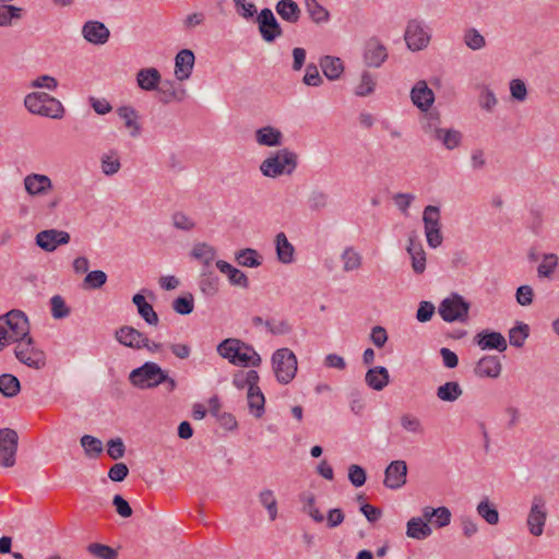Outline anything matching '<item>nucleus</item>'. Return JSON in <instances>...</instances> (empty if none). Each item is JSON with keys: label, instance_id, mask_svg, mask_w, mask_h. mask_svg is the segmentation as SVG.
<instances>
[{"label": "nucleus", "instance_id": "1", "mask_svg": "<svg viewBox=\"0 0 559 559\" xmlns=\"http://www.w3.org/2000/svg\"><path fill=\"white\" fill-rule=\"evenodd\" d=\"M216 350L219 356L235 366L259 367L262 361L253 346L239 338L230 337L222 341Z\"/></svg>", "mask_w": 559, "mask_h": 559}, {"label": "nucleus", "instance_id": "2", "mask_svg": "<svg viewBox=\"0 0 559 559\" xmlns=\"http://www.w3.org/2000/svg\"><path fill=\"white\" fill-rule=\"evenodd\" d=\"M0 332H3V341L7 345L25 340L29 336V323L26 314L14 309L0 316Z\"/></svg>", "mask_w": 559, "mask_h": 559}, {"label": "nucleus", "instance_id": "3", "mask_svg": "<svg viewBox=\"0 0 559 559\" xmlns=\"http://www.w3.org/2000/svg\"><path fill=\"white\" fill-rule=\"evenodd\" d=\"M24 105L29 112L52 119L62 118L64 112L62 104L44 92H34L26 95Z\"/></svg>", "mask_w": 559, "mask_h": 559}, {"label": "nucleus", "instance_id": "4", "mask_svg": "<svg viewBox=\"0 0 559 559\" xmlns=\"http://www.w3.org/2000/svg\"><path fill=\"white\" fill-rule=\"evenodd\" d=\"M296 166L297 155L283 148L265 158L260 165V170L265 177L276 178L284 174L290 175Z\"/></svg>", "mask_w": 559, "mask_h": 559}, {"label": "nucleus", "instance_id": "5", "mask_svg": "<svg viewBox=\"0 0 559 559\" xmlns=\"http://www.w3.org/2000/svg\"><path fill=\"white\" fill-rule=\"evenodd\" d=\"M166 379V370L153 361H146L141 367L133 369L129 374L132 385L141 390L158 386Z\"/></svg>", "mask_w": 559, "mask_h": 559}, {"label": "nucleus", "instance_id": "6", "mask_svg": "<svg viewBox=\"0 0 559 559\" xmlns=\"http://www.w3.org/2000/svg\"><path fill=\"white\" fill-rule=\"evenodd\" d=\"M272 366L277 381L288 384L297 372L296 355L289 348H280L272 355Z\"/></svg>", "mask_w": 559, "mask_h": 559}, {"label": "nucleus", "instance_id": "7", "mask_svg": "<svg viewBox=\"0 0 559 559\" xmlns=\"http://www.w3.org/2000/svg\"><path fill=\"white\" fill-rule=\"evenodd\" d=\"M14 354L19 361L33 369L39 370L46 365L45 353L35 346L31 336L16 343Z\"/></svg>", "mask_w": 559, "mask_h": 559}, {"label": "nucleus", "instance_id": "8", "mask_svg": "<svg viewBox=\"0 0 559 559\" xmlns=\"http://www.w3.org/2000/svg\"><path fill=\"white\" fill-rule=\"evenodd\" d=\"M469 304L457 294H452L439 305V314L445 322H465L468 319Z\"/></svg>", "mask_w": 559, "mask_h": 559}, {"label": "nucleus", "instance_id": "9", "mask_svg": "<svg viewBox=\"0 0 559 559\" xmlns=\"http://www.w3.org/2000/svg\"><path fill=\"white\" fill-rule=\"evenodd\" d=\"M423 223L428 246L433 249L441 246L443 236L441 233L440 209L435 205H427L423 212Z\"/></svg>", "mask_w": 559, "mask_h": 559}, {"label": "nucleus", "instance_id": "10", "mask_svg": "<svg viewBox=\"0 0 559 559\" xmlns=\"http://www.w3.org/2000/svg\"><path fill=\"white\" fill-rule=\"evenodd\" d=\"M404 39L412 51H419L429 45L431 36L421 20L412 19L407 22Z\"/></svg>", "mask_w": 559, "mask_h": 559}, {"label": "nucleus", "instance_id": "11", "mask_svg": "<svg viewBox=\"0 0 559 559\" xmlns=\"http://www.w3.org/2000/svg\"><path fill=\"white\" fill-rule=\"evenodd\" d=\"M19 436L11 428L0 429V465L12 467L15 464Z\"/></svg>", "mask_w": 559, "mask_h": 559}, {"label": "nucleus", "instance_id": "12", "mask_svg": "<svg viewBox=\"0 0 559 559\" xmlns=\"http://www.w3.org/2000/svg\"><path fill=\"white\" fill-rule=\"evenodd\" d=\"M546 501L542 496H534L527 515V527L533 536H540L547 520Z\"/></svg>", "mask_w": 559, "mask_h": 559}, {"label": "nucleus", "instance_id": "13", "mask_svg": "<svg viewBox=\"0 0 559 559\" xmlns=\"http://www.w3.org/2000/svg\"><path fill=\"white\" fill-rule=\"evenodd\" d=\"M257 23L261 37L266 43H273L283 35V29L271 9H262L258 14Z\"/></svg>", "mask_w": 559, "mask_h": 559}, {"label": "nucleus", "instance_id": "14", "mask_svg": "<svg viewBox=\"0 0 559 559\" xmlns=\"http://www.w3.org/2000/svg\"><path fill=\"white\" fill-rule=\"evenodd\" d=\"M474 344L481 350H498L503 353L508 348L506 337L500 333L491 330H481L474 336Z\"/></svg>", "mask_w": 559, "mask_h": 559}, {"label": "nucleus", "instance_id": "15", "mask_svg": "<svg viewBox=\"0 0 559 559\" xmlns=\"http://www.w3.org/2000/svg\"><path fill=\"white\" fill-rule=\"evenodd\" d=\"M407 464L403 460L392 461L384 471L383 484L390 489H400L406 484Z\"/></svg>", "mask_w": 559, "mask_h": 559}, {"label": "nucleus", "instance_id": "16", "mask_svg": "<svg viewBox=\"0 0 559 559\" xmlns=\"http://www.w3.org/2000/svg\"><path fill=\"white\" fill-rule=\"evenodd\" d=\"M70 241V234L64 230L46 229L36 235V245L47 252H52L60 245Z\"/></svg>", "mask_w": 559, "mask_h": 559}, {"label": "nucleus", "instance_id": "17", "mask_svg": "<svg viewBox=\"0 0 559 559\" xmlns=\"http://www.w3.org/2000/svg\"><path fill=\"white\" fill-rule=\"evenodd\" d=\"M388 58L385 46L376 37L370 38L366 43L364 61L366 66L371 68H379L384 63Z\"/></svg>", "mask_w": 559, "mask_h": 559}, {"label": "nucleus", "instance_id": "18", "mask_svg": "<svg viewBox=\"0 0 559 559\" xmlns=\"http://www.w3.org/2000/svg\"><path fill=\"white\" fill-rule=\"evenodd\" d=\"M412 103L421 111H428L435 102V94L424 80L418 81L411 91Z\"/></svg>", "mask_w": 559, "mask_h": 559}, {"label": "nucleus", "instance_id": "19", "mask_svg": "<svg viewBox=\"0 0 559 559\" xmlns=\"http://www.w3.org/2000/svg\"><path fill=\"white\" fill-rule=\"evenodd\" d=\"M145 334L131 325H123L115 331L117 342L132 349H142Z\"/></svg>", "mask_w": 559, "mask_h": 559}, {"label": "nucleus", "instance_id": "20", "mask_svg": "<svg viewBox=\"0 0 559 559\" xmlns=\"http://www.w3.org/2000/svg\"><path fill=\"white\" fill-rule=\"evenodd\" d=\"M82 35L91 44L104 45L108 41L110 32L104 23L88 21L82 27Z\"/></svg>", "mask_w": 559, "mask_h": 559}, {"label": "nucleus", "instance_id": "21", "mask_svg": "<svg viewBox=\"0 0 559 559\" xmlns=\"http://www.w3.org/2000/svg\"><path fill=\"white\" fill-rule=\"evenodd\" d=\"M502 365L500 358L493 355H486L481 357L475 368L474 372L479 378L497 379L501 374Z\"/></svg>", "mask_w": 559, "mask_h": 559}, {"label": "nucleus", "instance_id": "22", "mask_svg": "<svg viewBox=\"0 0 559 559\" xmlns=\"http://www.w3.org/2000/svg\"><path fill=\"white\" fill-rule=\"evenodd\" d=\"M194 53L190 49L180 50L175 57V75L179 81L188 80L194 67Z\"/></svg>", "mask_w": 559, "mask_h": 559}, {"label": "nucleus", "instance_id": "23", "mask_svg": "<svg viewBox=\"0 0 559 559\" xmlns=\"http://www.w3.org/2000/svg\"><path fill=\"white\" fill-rule=\"evenodd\" d=\"M407 253L412 259V269L416 274H423L426 270V253L416 234L408 237Z\"/></svg>", "mask_w": 559, "mask_h": 559}, {"label": "nucleus", "instance_id": "24", "mask_svg": "<svg viewBox=\"0 0 559 559\" xmlns=\"http://www.w3.org/2000/svg\"><path fill=\"white\" fill-rule=\"evenodd\" d=\"M159 94V102L163 104H169L171 102H182L186 98L187 92L183 87L176 84L174 81L166 80L160 81L156 90Z\"/></svg>", "mask_w": 559, "mask_h": 559}, {"label": "nucleus", "instance_id": "25", "mask_svg": "<svg viewBox=\"0 0 559 559\" xmlns=\"http://www.w3.org/2000/svg\"><path fill=\"white\" fill-rule=\"evenodd\" d=\"M24 187L29 195H40L52 189V182L46 175L31 174L24 178Z\"/></svg>", "mask_w": 559, "mask_h": 559}, {"label": "nucleus", "instance_id": "26", "mask_svg": "<svg viewBox=\"0 0 559 559\" xmlns=\"http://www.w3.org/2000/svg\"><path fill=\"white\" fill-rule=\"evenodd\" d=\"M367 385L376 391L383 390L390 382V374L385 367L370 368L365 376Z\"/></svg>", "mask_w": 559, "mask_h": 559}, {"label": "nucleus", "instance_id": "27", "mask_svg": "<svg viewBox=\"0 0 559 559\" xmlns=\"http://www.w3.org/2000/svg\"><path fill=\"white\" fill-rule=\"evenodd\" d=\"M162 76L155 68H143L136 73V83L143 91H156Z\"/></svg>", "mask_w": 559, "mask_h": 559}, {"label": "nucleus", "instance_id": "28", "mask_svg": "<svg viewBox=\"0 0 559 559\" xmlns=\"http://www.w3.org/2000/svg\"><path fill=\"white\" fill-rule=\"evenodd\" d=\"M276 13L281 19L290 24H296L300 20L301 10L294 0H280L275 5Z\"/></svg>", "mask_w": 559, "mask_h": 559}, {"label": "nucleus", "instance_id": "29", "mask_svg": "<svg viewBox=\"0 0 559 559\" xmlns=\"http://www.w3.org/2000/svg\"><path fill=\"white\" fill-rule=\"evenodd\" d=\"M216 266L222 273L227 275L228 281L231 285L239 286L242 288L249 287V280L247 275L242 271L233 266L230 263L223 260H218L216 262Z\"/></svg>", "mask_w": 559, "mask_h": 559}, {"label": "nucleus", "instance_id": "30", "mask_svg": "<svg viewBox=\"0 0 559 559\" xmlns=\"http://www.w3.org/2000/svg\"><path fill=\"white\" fill-rule=\"evenodd\" d=\"M132 302L136 306L140 317L150 325L156 326L159 323V318L154 310L153 306L148 304L145 297L141 294H135L132 297Z\"/></svg>", "mask_w": 559, "mask_h": 559}, {"label": "nucleus", "instance_id": "31", "mask_svg": "<svg viewBox=\"0 0 559 559\" xmlns=\"http://www.w3.org/2000/svg\"><path fill=\"white\" fill-rule=\"evenodd\" d=\"M323 74L330 81H335L341 78L344 72V64L341 58L334 56H324L319 62Z\"/></svg>", "mask_w": 559, "mask_h": 559}, {"label": "nucleus", "instance_id": "32", "mask_svg": "<svg viewBox=\"0 0 559 559\" xmlns=\"http://www.w3.org/2000/svg\"><path fill=\"white\" fill-rule=\"evenodd\" d=\"M247 402L250 413L255 418H261L265 411V397L258 384L253 388L248 389Z\"/></svg>", "mask_w": 559, "mask_h": 559}, {"label": "nucleus", "instance_id": "33", "mask_svg": "<svg viewBox=\"0 0 559 559\" xmlns=\"http://www.w3.org/2000/svg\"><path fill=\"white\" fill-rule=\"evenodd\" d=\"M432 534L429 524L421 518H412L406 524V535L409 538L423 540Z\"/></svg>", "mask_w": 559, "mask_h": 559}, {"label": "nucleus", "instance_id": "34", "mask_svg": "<svg viewBox=\"0 0 559 559\" xmlns=\"http://www.w3.org/2000/svg\"><path fill=\"white\" fill-rule=\"evenodd\" d=\"M255 141L263 146H278L283 142V133L278 129L266 126L255 131Z\"/></svg>", "mask_w": 559, "mask_h": 559}, {"label": "nucleus", "instance_id": "35", "mask_svg": "<svg viewBox=\"0 0 559 559\" xmlns=\"http://www.w3.org/2000/svg\"><path fill=\"white\" fill-rule=\"evenodd\" d=\"M191 257L203 263L202 269H212V263L215 260L216 251L214 247L206 242L195 243L191 251Z\"/></svg>", "mask_w": 559, "mask_h": 559}, {"label": "nucleus", "instance_id": "36", "mask_svg": "<svg viewBox=\"0 0 559 559\" xmlns=\"http://www.w3.org/2000/svg\"><path fill=\"white\" fill-rule=\"evenodd\" d=\"M219 278L215 272L210 269H202L200 274L199 287L206 296H214L218 292Z\"/></svg>", "mask_w": 559, "mask_h": 559}, {"label": "nucleus", "instance_id": "37", "mask_svg": "<svg viewBox=\"0 0 559 559\" xmlns=\"http://www.w3.org/2000/svg\"><path fill=\"white\" fill-rule=\"evenodd\" d=\"M276 255L280 262L289 264L294 261L295 248L288 241L284 233H278L275 237Z\"/></svg>", "mask_w": 559, "mask_h": 559}, {"label": "nucleus", "instance_id": "38", "mask_svg": "<svg viewBox=\"0 0 559 559\" xmlns=\"http://www.w3.org/2000/svg\"><path fill=\"white\" fill-rule=\"evenodd\" d=\"M433 140L440 142L448 150H454L460 146L462 142V133L454 129L440 128V130L436 132Z\"/></svg>", "mask_w": 559, "mask_h": 559}, {"label": "nucleus", "instance_id": "39", "mask_svg": "<svg viewBox=\"0 0 559 559\" xmlns=\"http://www.w3.org/2000/svg\"><path fill=\"white\" fill-rule=\"evenodd\" d=\"M436 394L440 401L452 403L461 397V395L463 394V390L459 382L449 381L440 385L437 389Z\"/></svg>", "mask_w": 559, "mask_h": 559}, {"label": "nucleus", "instance_id": "40", "mask_svg": "<svg viewBox=\"0 0 559 559\" xmlns=\"http://www.w3.org/2000/svg\"><path fill=\"white\" fill-rule=\"evenodd\" d=\"M299 501L302 503V512L308 514L316 523H322L324 516L316 506V497L311 492H302L299 496Z\"/></svg>", "mask_w": 559, "mask_h": 559}, {"label": "nucleus", "instance_id": "41", "mask_svg": "<svg viewBox=\"0 0 559 559\" xmlns=\"http://www.w3.org/2000/svg\"><path fill=\"white\" fill-rule=\"evenodd\" d=\"M260 377L259 373L255 370H249V371H239L234 374L233 378V384L239 389L242 390L245 388H253L259 383Z\"/></svg>", "mask_w": 559, "mask_h": 559}, {"label": "nucleus", "instance_id": "42", "mask_svg": "<svg viewBox=\"0 0 559 559\" xmlns=\"http://www.w3.org/2000/svg\"><path fill=\"white\" fill-rule=\"evenodd\" d=\"M463 41L471 50H480L486 47V39L475 27H468L463 33Z\"/></svg>", "mask_w": 559, "mask_h": 559}, {"label": "nucleus", "instance_id": "43", "mask_svg": "<svg viewBox=\"0 0 559 559\" xmlns=\"http://www.w3.org/2000/svg\"><path fill=\"white\" fill-rule=\"evenodd\" d=\"M118 116L124 120L127 128L131 129V136L135 138L140 133V124L136 122L138 114L129 106L118 108Z\"/></svg>", "mask_w": 559, "mask_h": 559}, {"label": "nucleus", "instance_id": "44", "mask_svg": "<svg viewBox=\"0 0 559 559\" xmlns=\"http://www.w3.org/2000/svg\"><path fill=\"white\" fill-rule=\"evenodd\" d=\"M80 443L84 449V453L87 457L95 459L103 453V443L96 437L84 435L81 437Z\"/></svg>", "mask_w": 559, "mask_h": 559}, {"label": "nucleus", "instance_id": "45", "mask_svg": "<svg viewBox=\"0 0 559 559\" xmlns=\"http://www.w3.org/2000/svg\"><path fill=\"white\" fill-rule=\"evenodd\" d=\"M307 203L311 211L320 212L330 204V195L323 190L314 189L310 192Z\"/></svg>", "mask_w": 559, "mask_h": 559}, {"label": "nucleus", "instance_id": "46", "mask_svg": "<svg viewBox=\"0 0 559 559\" xmlns=\"http://www.w3.org/2000/svg\"><path fill=\"white\" fill-rule=\"evenodd\" d=\"M236 261L241 266L258 267L261 265L262 260L257 250L247 248L236 253Z\"/></svg>", "mask_w": 559, "mask_h": 559}, {"label": "nucleus", "instance_id": "47", "mask_svg": "<svg viewBox=\"0 0 559 559\" xmlns=\"http://www.w3.org/2000/svg\"><path fill=\"white\" fill-rule=\"evenodd\" d=\"M19 379L10 373L0 376V393L7 397H13L20 392Z\"/></svg>", "mask_w": 559, "mask_h": 559}, {"label": "nucleus", "instance_id": "48", "mask_svg": "<svg viewBox=\"0 0 559 559\" xmlns=\"http://www.w3.org/2000/svg\"><path fill=\"white\" fill-rule=\"evenodd\" d=\"M530 328L527 324L523 322H518L515 326L511 328L509 331V341L510 344L514 347H522L528 337Z\"/></svg>", "mask_w": 559, "mask_h": 559}, {"label": "nucleus", "instance_id": "49", "mask_svg": "<svg viewBox=\"0 0 559 559\" xmlns=\"http://www.w3.org/2000/svg\"><path fill=\"white\" fill-rule=\"evenodd\" d=\"M477 513L490 525H496L499 522V512L488 499L481 500L478 503Z\"/></svg>", "mask_w": 559, "mask_h": 559}, {"label": "nucleus", "instance_id": "50", "mask_svg": "<svg viewBox=\"0 0 559 559\" xmlns=\"http://www.w3.org/2000/svg\"><path fill=\"white\" fill-rule=\"evenodd\" d=\"M50 312L51 317L56 320L64 319L70 316L71 309L67 306L66 300L60 295H55L50 298Z\"/></svg>", "mask_w": 559, "mask_h": 559}, {"label": "nucleus", "instance_id": "51", "mask_svg": "<svg viewBox=\"0 0 559 559\" xmlns=\"http://www.w3.org/2000/svg\"><path fill=\"white\" fill-rule=\"evenodd\" d=\"M22 8L11 4H0V26L11 25L13 20L22 17Z\"/></svg>", "mask_w": 559, "mask_h": 559}, {"label": "nucleus", "instance_id": "52", "mask_svg": "<svg viewBox=\"0 0 559 559\" xmlns=\"http://www.w3.org/2000/svg\"><path fill=\"white\" fill-rule=\"evenodd\" d=\"M86 550L97 559H118L117 550L104 544L92 543Z\"/></svg>", "mask_w": 559, "mask_h": 559}, {"label": "nucleus", "instance_id": "53", "mask_svg": "<svg viewBox=\"0 0 559 559\" xmlns=\"http://www.w3.org/2000/svg\"><path fill=\"white\" fill-rule=\"evenodd\" d=\"M260 503L267 510L271 521L277 516V501L274 492L270 489H264L259 493Z\"/></svg>", "mask_w": 559, "mask_h": 559}, {"label": "nucleus", "instance_id": "54", "mask_svg": "<svg viewBox=\"0 0 559 559\" xmlns=\"http://www.w3.org/2000/svg\"><path fill=\"white\" fill-rule=\"evenodd\" d=\"M342 261L344 263L343 270L345 272L355 271L361 265V255L355 251L354 248L348 247L342 253Z\"/></svg>", "mask_w": 559, "mask_h": 559}, {"label": "nucleus", "instance_id": "55", "mask_svg": "<svg viewBox=\"0 0 559 559\" xmlns=\"http://www.w3.org/2000/svg\"><path fill=\"white\" fill-rule=\"evenodd\" d=\"M559 258L555 253H547L544 254L543 260L540 264L537 267V273L539 277H550L557 265H558Z\"/></svg>", "mask_w": 559, "mask_h": 559}, {"label": "nucleus", "instance_id": "56", "mask_svg": "<svg viewBox=\"0 0 559 559\" xmlns=\"http://www.w3.org/2000/svg\"><path fill=\"white\" fill-rule=\"evenodd\" d=\"M400 423L402 428L407 432L423 435L425 431L420 419L413 414H403L400 418Z\"/></svg>", "mask_w": 559, "mask_h": 559}, {"label": "nucleus", "instance_id": "57", "mask_svg": "<svg viewBox=\"0 0 559 559\" xmlns=\"http://www.w3.org/2000/svg\"><path fill=\"white\" fill-rule=\"evenodd\" d=\"M102 171L106 176H112L120 170L121 164L117 152H110L102 156Z\"/></svg>", "mask_w": 559, "mask_h": 559}, {"label": "nucleus", "instance_id": "58", "mask_svg": "<svg viewBox=\"0 0 559 559\" xmlns=\"http://www.w3.org/2000/svg\"><path fill=\"white\" fill-rule=\"evenodd\" d=\"M376 87V80L368 71H364L360 76V82L356 87L355 94L360 97L368 96L373 93Z\"/></svg>", "mask_w": 559, "mask_h": 559}, {"label": "nucleus", "instance_id": "59", "mask_svg": "<svg viewBox=\"0 0 559 559\" xmlns=\"http://www.w3.org/2000/svg\"><path fill=\"white\" fill-rule=\"evenodd\" d=\"M107 281V275L104 271L95 270L88 272L83 281V287L85 289H98Z\"/></svg>", "mask_w": 559, "mask_h": 559}, {"label": "nucleus", "instance_id": "60", "mask_svg": "<svg viewBox=\"0 0 559 559\" xmlns=\"http://www.w3.org/2000/svg\"><path fill=\"white\" fill-rule=\"evenodd\" d=\"M306 10L312 22L317 24L326 23L330 20V12L318 1L309 4Z\"/></svg>", "mask_w": 559, "mask_h": 559}, {"label": "nucleus", "instance_id": "61", "mask_svg": "<svg viewBox=\"0 0 559 559\" xmlns=\"http://www.w3.org/2000/svg\"><path fill=\"white\" fill-rule=\"evenodd\" d=\"M194 308V299L191 294L177 297L173 301V309L179 314H190Z\"/></svg>", "mask_w": 559, "mask_h": 559}, {"label": "nucleus", "instance_id": "62", "mask_svg": "<svg viewBox=\"0 0 559 559\" xmlns=\"http://www.w3.org/2000/svg\"><path fill=\"white\" fill-rule=\"evenodd\" d=\"M478 103L481 109L491 112L498 104V99L488 86H484L480 91Z\"/></svg>", "mask_w": 559, "mask_h": 559}, {"label": "nucleus", "instance_id": "63", "mask_svg": "<svg viewBox=\"0 0 559 559\" xmlns=\"http://www.w3.org/2000/svg\"><path fill=\"white\" fill-rule=\"evenodd\" d=\"M171 221L174 227L179 230L190 231L195 227V222L183 212H175Z\"/></svg>", "mask_w": 559, "mask_h": 559}, {"label": "nucleus", "instance_id": "64", "mask_svg": "<svg viewBox=\"0 0 559 559\" xmlns=\"http://www.w3.org/2000/svg\"><path fill=\"white\" fill-rule=\"evenodd\" d=\"M126 453V447L121 438L110 439L107 443V454L112 460H119L123 457Z\"/></svg>", "mask_w": 559, "mask_h": 559}]
</instances>
